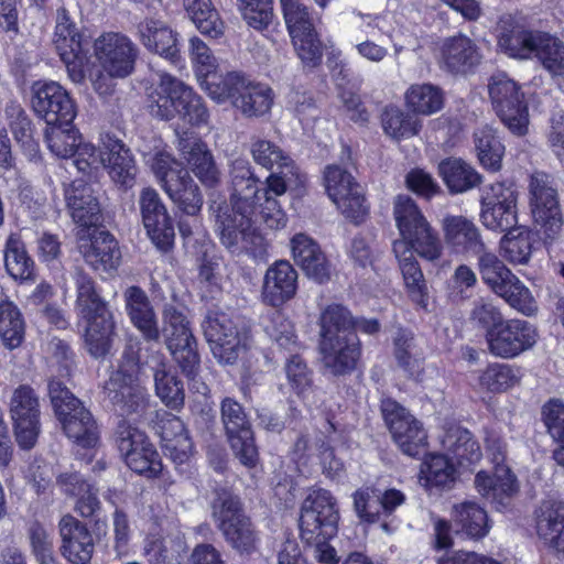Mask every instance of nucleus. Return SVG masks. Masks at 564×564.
Returning a JSON list of instances; mask_svg holds the SVG:
<instances>
[{"instance_id": "obj_13", "label": "nucleus", "mask_w": 564, "mask_h": 564, "mask_svg": "<svg viewBox=\"0 0 564 564\" xmlns=\"http://www.w3.org/2000/svg\"><path fill=\"white\" fill-rule=\"evenodd\" d=\"M494 109L505 126L517 135L528 131L529 112L520 86L506 74L494 75L488 85Z\"/></svg>"}, {"instance_id": "obj_2", "label": "nucleus", "mask_w": 564, "mask_h": 564, "mask_svg": "<svg viewBox=\"0 0 564 564\" xmlns=\"http://www.w3.org/2000/svg\"><path fill=\"white\" fill-rule=\"evenodd\" d=\"M393 215L401 236L393 242V252L411 300L426 310L427 286L414 253L427 261L440 259L443 251L441 239L411 197L399 195Z\"/></svg>"}, {"instance_id": "obj_25", "label": "nucleus", "mask_w": 564, "mask_h": 564, "mask_svg": "<svg viewBox=\"0 0 564 564\" xmlns=\"http://www.w3.org/2000/svg\"><path fill=\"white\" fill-rule=\"evenodd\" d=\"M142 223L153 243L162 251L169 250L174 241V227L159 193L144 187L139 195Z\"/></svg>"}, {"instance_id": "obj_48", "label": "nucleus", "mask_w": 564, "mask_h": 564, "mask_svg": "<svg viewBox=\"0 0 564 564\" xmlns=\"http://www.w3.org/2000/svg\"><path fill=\"white\" fill-rule=\"evenodd\" d=\"M354 324L355 317L347 307L338 303L329 304L321 312V339L356 334Z\"/></svg>"}, {"instance_id": "obj_60", "label": "nucleus", "mask_w": 564, "mask_h": 564, "mask_svg": "<svg viewBox=\"0 0 564 564\" xmlns=\"http://www.w3.org/2000/svg\"><path fill=\"white\" fill-rule=\"evenodd\" d=\"M293 46L302 63L310 67L317 66L323 56V45L315 29L290 35Z\"/></svg>"}, {"instance_id": "obj_26", "label": "nucleus", "mask_w": 564, "mask_h": 564, "mask_svg": "<svg viewBox=\"0 0 564 564\" xmlns=\"http://www.w3.org/2000/svg\"><path fill=\"white\" fill-rule=\"evenodd\" d=\"M324 368L333 376L351 373L361 356V344L357 334L328 337L319 340Z\"/></svg>"}, {"instance_id": "obj_63", "label": "nucleus", "mask_w": 564, "mask_h": 564, "mask_svg": "<svg viewBox=\"0 0 564 564\" xmlns=\"http://www.w3.org/2000/svg\"><path fill=\"white\" fill-rule=\"evenodd\" d=\"M264 330L281 348L293 350L297 346L293 324L280 311L270 314Z\"/></svg>"}, {"instance_id": "obj_27", "label": "nucleus", "mask_w": 564, "mask_h": 564, "mask_svg": "<svg viewBox=\"0 0 564 564\" xmlns=\"http://www.w3.org/2000/svg\"><path fill=\"white\" fill-rule=\"evenodd\" d=\"M534 530L551 553L564 558V501H541L534 510Z\"/></svg>"}, {"instance_id": "obj_34", "label": "nucleus", "mask_w": 564, "mask_h": 564, "mask_svg": "<svg viewBox=\"0 0 564 564\" xmlns=\"http://www.w3.org/2000/svg\"><path fill=\"white\" fill-rule=\"evenodd\" d=\"M65 200L73 220L83 227L95 226L100 219V207L93 188L83 180L65 188Z\"/></svg>"}, {"instance_id": "obj_47", "label": "nucleus", "mask_w": 564, "mask_h": 564, "mask_svg": "<svg viewBox=\"0 0 564 564\" xmlns=\"http://www.w3.org/2000/svg\"><path fill=\"white\" fill-rule=\"evenodd\" d=\"M188 51L200 88L205 90L204 85L218 84L221 76L215 75L217 59L208 45L198 36H193L189 39Z\"/></svg>"}, {"instance_id": "obj_50", "label": "nucleus", "mask_w": 564, "mask_h": 564, "mask_svg": "<svg viewBox=\"0 0 564 564\" xmlns=\"http://www.w3.org/2000/svg\"><path fill=\"white\" fill-rule=\"evenodd\" d=\"M421 120L398 107H387L382 113V128L394 140L416 135L421 130Z\"/></svg>"}, {"instance_id": "obj_43", "label": "nucleus", "mask_w": 564, "mask_h": 564, "mask_svg": "<svg viewBox=\"0 0 564 564\" xmlns=\"http://www.w3.org/2000/svg\"><path fill=\"white\" fill-rule=\"evenodd\" d=\"M443 448L460 464L474 463L480 457V448L470 432L462 426H451L441 438Z\"/></svg>"}, {"instance_id": "obj_39", "label": "nucleus", "mask_w": 564, "mask_h": 564, "mask_svg": "<svg viewBox=\"0 0 564 564\" xmlns=\"http://www.w3.org/2000/svg\"><path fill=\"white\" fill-rule=\"evenodd\" d=\"M438 174L451 194H463L482 182L481 175L462 159L448 158L438 164Z\"/></svg>"}, {"instance_id": "obj_14", "label": "nucleus", "mask_w": 564, "mask_h": 564, "mask_svg": "<svg viewBox=\"0 0 564 564\" xmlns=\"http://www.w3.org/2000/svg\"><path fill=\"white\" fill-rule=\"evenodd\" d=\"M202 329L214 357L221 364H235L246 348L245 333L227 313L209 311Z\"/></svg>"}, {"instance_id": "obj_38", "label": "nucleus", "mask_w": 564, "mask_h": 564, "mask_svg": "<svg viewBox=\"0 0 564 564\" xmlns=\"http://www.w3.org/2000/svg\"><path fill=\"white\" fill-rule=\"evenodd\" d=\"M443 231L446 242L457 250L478 256L486 249L479 229L464 216L444 217Z\"/></svg>"}, {"instance_id": "obj_8", "label": "nucleus", "mask_w": 564, "mask_h": 564, "mask_svg": "<svg viewBox=\"0 0 564 564\" xmlns=\"http://www.w3.org/2000/svg\"><path fill=\"white\" fill-rule=\"evenodd\" d=\"M478 271L482 282L512 308L530 316L536 311L531 291L492 252L486 249L477 256Z\"/></svg>"}, {"instance_id": "obj_19", "label": "nucleus", "mask_w": 564, "mask_h": 564, "mask_svg": "<svg viewBox=\"0 0 564 564\" xmlns=\"http://www.w3.org/2000/svg\"><path fill=\"white\" fill-rule=\"evenodd\" d=\"M95 56L101 68L113 78L132 74L139 48L132 40L120 32H106L94 42Z\"/></svg>"}, {"instance_id": "obj_7", "label": "nucleus", "mask_w": 564, "mask_h": 564, "mask_svg": "<svg viewBox=\"0 0 564 564\" xmlns=\"http://www.w3.org/2000/svg\"><path fill=\"white\" fill-rule=\"evenodd\" d=\"M48 395L67 437L80 447H95L99 434L90 411L67 389L64 382L54 378L48 381Z\"/></svg>"}, {"instance_id": "obj_20", "label": "nucleus", "mask_w": 564, "mask_h": 564, "mask_svg": "<svg viewBox=\"0 0 564 564\" xmlns=\"http://www.w3.org/2000/svg\"><path fill=\"white\" fill-rule=\"evenodd\" d=\"M529 189L535 224L541 226L546 238L554 239L563 225L557 189L553 186L550 176L541 172L531 176Z\"/></svg>"}, {"instance_id": "obj_3", "label": "nucleus", "mask_w": 564, "mask_h": 564, "mask_svg": "<svg viewBox=\"0 0 564 564\" xmlns=\"http://www.w3.org/2000/svg\"><path fill=\"white\" fill-rule=\"evenodd\" d=\"M73 278L76 286V308L87 322L86 347L93 357H104L109 352L115 329L112 314L88 274L76 268Z\"/></svg>"}, {"instance_id": "obj_18", "label": "nucleus", "mask_w": 564, "mask_h": 564, "mask_svg": "<svg viewBox=\"0 0 564 564\" xmlns=\"http://www.w3.org/2000/svg\"><path fill=\"white\" fill-rule=\"evenodd\" d=\"M220 417L236 457L246 467H254L259 454L243 406L232 398H225L220 403Z\"/></svg>"}, {"instance_id": "obj_61", "label": "nucleus", "mask_w": 564, "mask_h": 564, "mask_svg": "<svg viewBox=\"0 0 564 564\" xmlns=\"http://www.w3.org/2000/svg\"><path fill=\"white\" fill-rule=\"evenodd\" d=\"M246 23L257 30H265L273 19L272 0H237Z\"/></svg>"}, {"instance_id": "obj_29", "label": "nucleus", "mask_w": 564, "mask_h": 564, "mask_svg": "<svg viewBox=\"0 0 564 564\" xmlns=\"http://www.w3.org/2000/svg\"><path fill=\"white\" fill-rule=\"evenodd\" d=\"M58 529L62 555L72 564H87L95 551V542L87 525L72 514H65L59 520Z\"/></svg>"}, {"instance_id": "obj_32", "label": "nucleus", "mask_w": 564, "mask_h": 564, "mask_svg": "<svg viewBox=\"0 0 564 564\" xmlns=\"http://www.w3.org/2000/svg\"><path fill=\"white\" fill-rule=\"evenodd\" d=\"M480 59L477 45L464 34L447 37L442 43L441 65L449 73L466 74L476 67Z\"/></svg>"}, {"instance_id": "obj_44", "label": "nucleus", "mask_w": 564, "mask_h": 564, "mask_svg": "<svg viewBox=\"0 0 564 564\" xmlns=\"http://www.w3.org/2000/svg\"><path fill=\"white\" fill-rule=\"evenodd\" d=\"M474 143L479 163L488 171H499L505 147L496 135V131L488 126L478 128L474 132Z\"/></svg>"}, {"instance_id": "obj_46", "label": "nucleus", "mask_w": 564, "mask_h": 564, "mask_svg": "<svg viewBox=\"0 0 564 564\" xmlns=\"http://www.w3.org/2000/svg\"><path fill=\"white\" fill-rule=\"evenodd\" d=\"M405 105L413 113L430 116L443 108L444 95L432 84H414L405 93Z\"/></svg>"}, {"instance_id": "obj_42", "label": "nucleus", "mask_w": 564, "mask_h": 564, "mask_svg": "<svg viewBox=\"0 0 564 564\" xmlns=\"http://www.w3.org/2000/svg\"><path fill=\"white\" fill-rule=\"evenodd\" d=\"M521 368L514 365L494 362L479 375V386L491 393H503L521 381Z\"/></svg>"}, {"instance_id": "obj_28", "label": "nucleus", "mask_w": 564, "mask_h": 564, "mask_svg": "<svg viewBox=\"0 0 564 564\" xmlns=\"http://www.w3.org/2000/svg\"><path fill=\"white\" fill-rule=\"evenodd\" d=\"M84 232L82 229L78 234V250L85 261L97 271L108 272L117 269L121 254L113 236L97 228L88 231L87 237Z\"/></svg>"}, {"instance_id": "obj_24", "label": "nucleus", "mask_w": 564, "mask_h": 564, "mask_svg": "<svg viewBox=\"0 0 564 564\" xmlns=\"http://www.w3.org/2000/svg\"><path fill=\"white\" fill-rule=\"evenodd\" d=\"M176 135L177 149L188 169L205 187L216 189L221 184V172L207 144L188 130H176Z\"/></svg>"}, {"instance_id": "obj_11", "label": "nucleus", "mask_w": 564, "mask_h": 564, "mask_svg": "<svg viewBox=\"0 0 564 564\" xmlns=\"http://www.w3.org/2000/svg\"><path fill=\"white\" fill-rule=\"evenodd\" d=\"M337 500L330 491L313 489L304 499L300 516V534L304 542H314L319 536L332 539L338 530Z\"/></svg>"}, {"instance_id": "obj_1", "label": "nucleus", "mask_w": 564, "mask_h": 564, "mask_svg": "<svg viewBox=\"0 0 564 564\" xmlns=\"http://www.w3.org/2000/svg\"><path fill=\"white\" fill-rule=\"evenodd\" d=\"M250 153L260 166L279 170L267 177L265 186H261L251 163L245 158H237L229 165L230 205L218 202L220 194L216 192L209 195V210L215 216L220 241L232 251L262 246L263 238L257 232L253 220L258 209L269 228L280 229L286 225V215L278 197L288 189L289 174L295 173L293 160L278 144L261 138L252 139Z\"/></svg>"}, {"instance_id": "obj_55", "label": "nucleus", "mask_w": 564, "mask_h": 564, "mask_svg": "<svg viewBox=\"0 0 564 564\" xmlns=\"http://www.w3.org/2000/svg\"><path fill=\"white\" fill-rule=\"evenodd\" d=\"M24 335L22 313L12 302L2 300V345L14 349L22 344Z\"/></svg>"}, {"instance_id": "obj_22", "label": "nucleus", "mask_w": 564, "mask_h": 564, "mask_svg": "<svg viewBox=\"0 0 564 564\" xmlns=\"http://www.w3.org/2000/svg\"><path fill=\"white\" fill-rule=\"evenodd\" d=\"M32 108L47 126L72 124L76 106L69 94L56 82H37L32 86Z\"/></svg>"}, {"instance_id": "obj_36", "label": "nucleus", "mask_w": 564, "mask_h": 564, "mask_svg": "<svg viewBox=\"0 0 564 564\" xmlns=\"http://www.w3.org/2000/svg\"><path fill=\"white\" fill-rule=\"evenodd\" d=\"M105 162L110 178L122 186L132 187L137 175V165L130 149L119 139H105Z\"/></svg>"}, {"instance_id": "obj_59", "label": "nucleus", "mask_w": 564, "mask_h": 564, "mask_svg": "<svg viewBox=\"0 0 564 564\" xmlns=\"http://www.w3.org/2000/svg\"><path fill=\"white\" fill-rule=\"evenodd\" d=\"M12 156H4L2 160V178L8 187V198H17L22 205L29 209L32 208L33 191L28 181H25L18 169L12 165Z\"/></svg>"}, {"instance_id": "obj_6", "label": "nucleus", "mask_w": 564, "mask_h": 564, "mask_svg": "<svg viewBox=\"0 0 564 564\" xmlns=\"http://www.w3.org/2000/svg\"><path fill=\"white\" fill-rule=\"evenodd\" d=\"M206 94L221 104L230 100L246 118H259L270 112L273 105V91L264 84L248 79L240 72H228L218 84L204 85Z\"/></svg>"}, {"instance_id": "obj_30", "label": "nucleus", "mask_w": 564, "mask_h": 564, "mask_svg": "<svg viewBox=\"0 0 564 564\" xmlns=\"http://www.w3.org/2000/svg\"><path fill=\"white\" fill-rule=\"evenodd\" d=\"M297 289V272L286 260L275 261L264 274L262 301L279 307L294 297Z\"/></svg>"}, {"instance_id": "obj_15", "label": "nucleus", "mask_w": 564, "mask_h": 564, "mask_svg": "<svg viewBox=\"0 0 564 564\" xmlns=\"http://www.w3.org/2000/svg\"><path fill=\"white\" fill-rule=\"evenodd\" d=\"M116 443L128 467L149 478L162 471V463L154 445L138 427L122 420L116 431Z\"/></svg>"}, {"instance_id": "obj_21", "label": "nucleus", "mask_w": 564, "mask_h": 564, "mask_svg": "<svg viewBox=\"0 0 564 564\" xmlns=\"http://www.w3.org/2000/svg\"><path fill=\"white\" fill-rule=\"evenodd\" d=\"M488 350L495 357L511 359L532 348L538 340L536 328L524 319L502 321L486 333Z\"/></svg>"}, {"instance_id": "obj_41", "label": "nucleus", "mask_w": 564, "mask_h": 564, "mask_svg": "<svg viewBox=\"0 0 564 564\" xmlns=\"http://www.w3.org/2000/svg\"><path fill=\"white\" fill-rule=\"evenodd\" d=\"M177 178L166 182L164 192L180 210L188 216L197 215L203 206V196L198 185L187 171L181 172Z\"/></svg>"}, {"instance_id": "obj_23", "label": "nucleus", "mask_w": 564, "mask_h": 564, "mask_svg": "<svg viewBox=\"0 0 564 564\" xmlns=\"http://www.w3.org/2000/svg\"><path fill=\"white\" fill-rule=\"evenodd\" d=\"M10 413L19 446L31 449L41 431L40 401L31 387L20 386L15 389L10 403Z\"/></svg>"}, {"instance_id": "obj_35", "label": "nucleus", "mask_w": 564, "mask_h": 564, "mask_svg": "<svg viewBox=\"0 0 564 564\" xmlns=\"http://www.w3.org/2000/svg\"><path fill=\"white\" fill-rule=\"evenodd\" d=\"M164 454L176 465L187 463L192 456L193 443L183 421L175 415H166L159 422Z\"/></svg>"}, {"instance_id": "obj_37", "label": "nucleus", "mask_w": 564, "mask_h": 564, "mask_svg": "<svg viewBox=\"0 0 564 564\" xmlns=\"http://www.w3.org/2000/svg\"><path fill=\"white\" fill-rule=\"evenodd\" d=\"M138 34L147 50L172 62L177 57V34L165 22L147 18L138 24Z\"/></svg>"}, {"instance_id": "obj_31", "label": "nucleus", "mask_w": 564, "mask_h": 564, "mask_svg": "<svg viewBox=\"0 0 564 564\" xmlns=\"http://www.w3.org/2000/svg\"><path fill=\"white\" fill-rule=\"evenodd\" d=\"M294 261L305 274L318 283L330 279V264L318 243L305 234H297L291 239Z\"/></svg>"}, {"instance_id": "obj_45", "label": "nucleus", "mask_w": 564, "mask_h": 564, "mask_svg": "<svg viewBox=\"0 0 564 564\" xmlns=\"http://www.w3.org/2000/svg\"><path fill=\"white\" fill-rule=\"evenodd\" d=\"M192 21L202 34L218 39L224 34L225 23L210 0H183Z\"/></svg>"}, {"instance_id": "obj_58", "label": "nucleus", "mask_w": 564, "mask_h": 564, "mask_svg": "<svg viewBox=\"0 0 564 564\" xmlns=\"http://www.w3.org/2000/svg\"><path fill=\"white\" fill-rule=\"evenodd\" d=\"M4 265L8 274L14 280H28L32 274L33 262L17 238L10 237L7 241Z\"/></svg>"}, {"instance_id": "obj_16", "label": "nucleus", "mask_w": 564, "mask_h": 564, "mask_svg": "<svg viewBox=\"0 0 564 564\" xmlns=\"http://www.w3.org/2000/svg\"><path fill=\"white\" fill-rule=\"evenodd\" d=\"M162 334L166 346L184 373L193 375L199 365L196 339L185 314L173 305H165Z\"/></svg>"}, {"instance_id": "obj_52", "label": "nucleus", "mask_w": 564, "mask_h": 564, "mask_svg": "<svg viewBox=\"0 0 564 564\" xmlns=\"http://www.w3.org/2000/svg\"><path fill=\"white\" fill-rule=\"evenodd\" d=\"M139 151L143 161L151 167V171L154 173L163 189L166 188V182H170L172 178H177L176 176H180L181 172L186 171L165 151L158 150L152 152L143 147H141Z\"/></svg>"}, {"instance_id": "obj_17", "label": "nucleus", "mask_w": 564, "mask_h": 564, "mask_svg": "<svg viewBox=\"0 0 564 564\" xmlns=\"http://www.w3.org/2000/svg\"><path fill=\"white\" fill-rule=\"evenodd\" d=\"M381 412L393 441L403 454L417 457L427 445V435L422 423L393 399L381 402Z\"/></svg>"}, {"instance_id": "obj_33", "label": "nucleus", "mask_w": 564, "mask_h": 564, "mask_svg": "<svg viewBox=\"0 0 564 564\" xmlns=\"http://www.w3.org/2000/svg\"><path fill=\"white\" fill-rule=\"evenodd\" d=\"M124 303L127 314L132 325L149 341H156L160 338L154 308L147 293L139 286H129L124 293Z\"/></svg>"}, {"instance_id": "obj_56", "label": "nucleus", "mask_w": 564, "mask_h": 564, "mask_svg": "<svg viewBox=\"0 0 564 564\" xmlns=\"http://www.w3.org/2000/svg\"><path fill=\"white\" fill-rule=\"evenodd\" d=\"M421 474L431 487H447L455 480L454 464L441 454L429 455L421 468Z\"/></svg>"}, {"instance_id": "obj_53", "label": "nucleus", "mask_w": 564, "mask_h": 564, "mask_svg": "<svg viewBox=\"0 0 564 564\" xmlns=\"http://www.w3.org/2000/svg\"><path fill=\"white\" fill-rule=\"evenodd\" d=\"M78 132L70 126H48L45 141L53 154L62 159L73 158L79 144Z\"/></svg>"}, {"instance_id": "obj_5", "label": "nucleus", "mask_w": 564, "mask_h": 564, "mask_svg": "<svg viewBox=\"0 0 564 564\" xmlns=\"http://www.w3.org/2000/svg\"><path fill=\"white\" fill-rule=\"evenodd\" d=\"M499 45L511 57H535L552 76L564 75V42L547 32L514 26L500 35Z\"/></svg>"}, {"instance_id": "obj_40", "label": "nucleus", "mask_w": 564, "mask_h": 564, "mask_svg": "<svg viewBox=\"0 0 564 564\" xmlns=\"http://www.w3.org/2000/svg\"><path fill=\"white\" fill-rule=\"evenodd\" d=\"M475 486L482 497L501 506L518 489L516 477L509 467H498L492 476L486 471L477 473Z\"/></svg>"}, {"instance_id": "obj_10", "label": "nucleus", "mask_w": 564, "mask_h": 564, "mask_svg": "<svg viewBox=\"0 0 564 564\" xmlns=\"http://www.w3.org/2000/svg\"><path fill=\"white\" fill-rule=\"evenodd\" d=\"M213 516L226 542L239 554H251L257 550L258 533L237 497L220 495L213 503Z\"/></svg>"}, {"instance_id": "obj_4", "label": "nucleus", "mask_w": 564, "mask_h": 564, "mask_svg": "<svg viewBox=\"0 0 564 564\" xmlns=\"http://www.w3.org/2000/svg\"><path fill=\"white\" fill-rule=\"evenodd\" d=\"M158 82L149 95V108L153 117L172 120L176 117L191 126L208 121L209 113L203 98L178 78L158 73Z\"/></svg>"}, {"instance_id": "obj_64", "label": "nucleus", "mask_w": 564, "mask_h": 564, "mask_svg": "<svg viewBox=\"0 0 564 564\" xmlns=\"http://www.w3.org/2000/svg\"><path fill=\"white\" fill-rule=\"evenodd\" d=\"M324 186L332 202L343 198L358 185L354 176L337 164L327 165L323 173Z\"/></svg>"}, {"instance_id": "obj_54", "label": "nucleus", "mask_w": 564, "mask_h": 564, "mask_svg": "<svg viewBox=\"0 0 564 564\" xmlns=\"http://www.w3.org/2000/svg\"><path fill=\"white\" fill-rule=\"evenodd\" d=\"M6 113L15 141L29 153L35 152L37 144L32 137L31 121L21 105L14 101L9 102Z\"/></svg>"}, {"instance_id": "obj_51", "label": "nucleus", "mask_w": 564, "mask_h": 564, "mask_svg": "<svg viewBox=\"0 0 564 564\" xmlns=\"http://www.w3.org/2000/svg\"><path fill=\"white\" fill-rule=\"evenodd\" d=\"M154 383L156 395L167 408L178 410L184 405L183 383L165 365H160L154 370Z\"/></svg>"}, {"instance_id": "obj_49", "label": "nucleus", "mask_w": 564, "mask_h": 564, "mask_svg": "<svg viewBox=\"0 0 564 564\" xmlns=\"http://www.w3.org/2000/svg\"><path fill=\"white\" fill-rule=\"evenodd\" d=\"M453 518L469 538L480 539L489 532L487 512L475 502L465 501L454 506Z\"/></svg>"}, {"instance_id": "obj_9", "label": "nucleus", "mask_w": 564, "mask_h": 564, "mask_svg": "<svg viewBox=\"0 0 564 564\" xmlns=\"http://www.w3.org/2000/svg\"><path fill=\"white\" fill-rule=\"evenodd\" d=\"M139 370L133 354H127L118 370L105 383L104 390L108 400L122 416L142 415L148 408L149 394L140 383Z\"/></svg>"}, {"instance_id": "obj_57", "label": "nucleus", "mask_w": 564, "mask_h": 564, "mask_svg": "<svg viewBox=\"0 0 564 564\" xmlns=\"http://www.w3.org/2000/svg\"><path fill=\"white\" fill-rule=\"evenodd\" d=\"M477 283L478 279L474 270L467 264H459L447 282V299L453 304H460L469 300Z\"/></svg>"}, {"instance_id": "obj_12", "label": "nucleus", "mask_w": 564, "mask_h": 564, "mask_svg": "<svg viewBox=\"0 0 564 564\" xmlns=\"http://www.w3.org/2000/svg\"><path fill=\"white\" fill-rule=\"evenodd\" d=\"M53 43L70 80L83 83L89 63V42L84 39L65 8L57 10Z\"/></svg>"}, {"instance_id": "obj_62", "label": "nucleus", "mask_w": 564, "mask_h": 564, "mask_svg": "<svg viewBox=\"0 0 564 564\" xmlns=\"http://www.w3.org/2000/svg\"><path fill=\"white\" fill-rule=\"evenodd\" d=\"M501 256L512 264H525L530 260L532 245L528 232L513 235L508 231L500 241Z\"/></svg>"}]
</instances>
